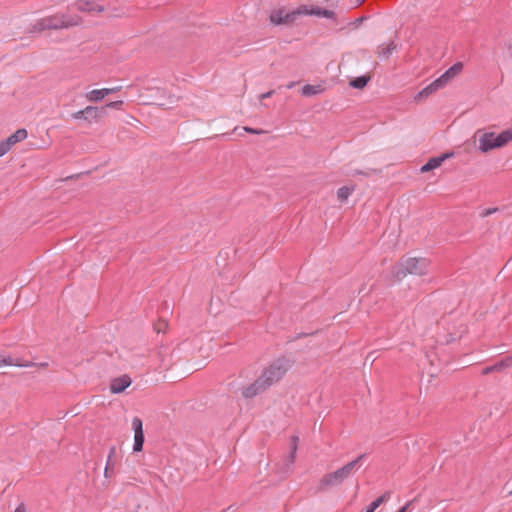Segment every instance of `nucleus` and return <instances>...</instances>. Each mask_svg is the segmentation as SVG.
<instances>
[{"instance_id":"f257e3e1","label":"nucleus","mask_w":512,"mask_h":512,"mask_svg":"<svg viewBox=\"0 0 512 512\" xmlns=\"http://www.w3.org/2000/svg\"><path fill=\"white\" fill-rule=\"evenodd\" d=\"M429 260L424 257L403 256L400 261L392 266L391 276L395 281H401L406 275H424L427 273Z\"/></svg>"},{"instance_id":"f03ea898","label":"nucleus","mask_w":512,"mask_h":512,"mask_svg":"<svg viewBox=\"0 0 512 512\" xmlns=\"http://www.w3.org/2000/svg\"><path fill=\"white\" fill-rule=\"evenodd\" d=\"M473 139L478 140V150L481 153H488L494 149L502 148L512 141V128L506 129L499 134L478 129L474 133Z\"/></svg>"},{"instance_id":"7ed1b4c3","label":"nucleus","mask_w":512,"mask_h":512,"mask_svg":"<svg viewBox=\"0 0 512 512\" xmlns=\"http://www.w3.org/2000/svg\"><path fill=\"white\" fill-rule=\"evenodd\" d=\"M290 361L284 357L274 360L260 375L270 387L278 382L289 370Z\"/></svg>"},{"instance_id":"20e7f679","label":"nucleus","mask_w":512,"mask_h":512,"mask_svg":"<svg viewBox=\"0 0 512 512\" xmlns=\"http://www.w3.org/2000/svg\"><path fill=\"white\" fill-rule=\"evenodd\" d=\"M49 30H59L77 26L82 22V18L78 15L71 14H55L46 17Z\"/></svg>"},{"instance_id":"39448f33","label":"nucleus","mask_w":512,"mask_h":512,"mask_svg":"<svg viewBox=\"0 0 512 512\" xmlns=\"http://www.w3.org/2000/svg\"><path fill=\"white\" fill-rule=\"evenodd\" d=\"M302 5L297 9L287 12L284 7L279 8L271 12L269 16V20L274 25H291L293 24L297 17L303 15Z\"/></svg>"},{"instance_id":"423d86ee","label":"nucleus","mask_w":512,"mask_h":512,"mask_svg":"<svg viewBox=\"0 0 512 512\" xmlns=\"http://www.w3.org/2000/svg\"><path fill=\"white\" fill-rule=\"evenodd\" d=\"M74 119H81L92 123L97 122L106 116V108L98 106H87L83 110H79L71 115Z\"/></svg>"},{"instance_id":"0eeeda50","label":"nucleus","mask_w":512,"mask_h":512,"mask_svg":"<svg viewBox=\"0 0 512 512\" xmlns=\"http://www.w3.org/2000/svg\"><path fill=\"white\" fill-rule=\"evenodd\" d=\"M27 130L24 128L16 130L6 139L0 142V157L4 156L16 143L27 138Z\"/></svg>"},{"instance_id":"6e6552de","label":"nucleus","mask_w":512,"mask_h":512,"mask_svg":"<svg viewBox=\"0 0 512 512\" xmlns=\"http://www.w3.org/2000/svg\"><path fill=\"white\" fill-rule=\"evenodd\" d=\"M298 441H299L298 436L293 435L291 437V440H290V452L288 453V455H286L283 463L281 464V466L279 468L280 473L288 474L289 472L292 471V468H293V465H294V462H295V458H296V452H297V448H298Z\"/></svg>"},{"instance_id":"1a4fd4ad","label":"nucleus","mask_w":512,"mask_h":512,"mask_svg":"<svg viewBox=\"0 0 512 512\" xmlns=\"http://www.w3.org/2000/svg\"><path fill=\"white\" fill-rule=\"evenodd\" d=\"M267 388H269L268 384L259 376L253 383L242 389V396L245 399H251L264 392Z\"/></svg>"},{"instance_id":"9d476101","label":"nucleus","mask_w":512,"mask_h":512,"mask_svg":"<svg viewBox=\"0 0 512 512\" xmlns=\"http://www.w3.org/2000/svg\"><path fill=\"white\" fill-rule=\"evenodd\" d=\"M343 482H344V480L340 476L339 472L336 470L334 472L325 474L321 478V480L319 482L318 490L325 491L327 488L339 486Z\"/></svg>"},{"instance_id":"9b49d317","label":"nucleus","mask_w":512,"mask_h":512,"mask_svg":"<svg viewBox=\"0 0 512 512\" xmlns=\"http://www.w3.org/2000/svg\"><path fill=\"white\" fill-rule=\"evenodd\" d=\"M132 383L129 375L124 374L119 377L113 378L110 382V392L112 394H120L126 390Z\"/></svg>"},{"instance_id":"f8f14e48","label":"nucleus","mask_w":512,"mask_h":512,"mask_svg":"<svg viewBox=\"0 0 512 512\" xmlns=\"http://www.w3.org/2000/svg\"><path fill=\"white\" fill-rule=\"evenodd\" d=\"M302 8H303V11H302L303 15L317 16V17H323V18H328V19H334L336 16L334 11L326 9V8H322L319 6L309 7L307 5H302Z\"/></svg>"},{"instance_id":"ddd939ff","label":"nucleus","mask_w":512,"mask_h":512,"mask_svg":"<svg viewBox=\"0 0 512 512\" xmlns=\"http://www.w3.org/2000/svg\"><path fill=\"white\" fill-rule=\"evenodd\" d=\"M463 69L462 62H456L448 68L440 77L437 78L440 85L443 87L447 85L453 78H455Z\"/></svg>"},{"instance_id":"4468645a","label":"nucleus","mask_w":512,"mask_h":512,"mask_svg":"<svg viewBox=\"0 0 512 512\" xmlns=\"http://www.w3.org/2000/svg\"><path fill=\"white\" fill-rule=\"evenodd\" d=\"M441 88H443V86L440 85V83L437 79H435L432 83L427 85L425 88H423L416 94L415 100L422 101Z\"/></svg>"},{"instance_id":"2eb2a0df","label":"nucleus","mask_w":512,"mask_h":512,"mask_svg":"<svg viewBox=\"0 0 512 512\" xmlns=\"http://www.w3.org/2000/svg\"><path fill=\"white\" fill-rule=\"evenodd\" d=\"M77 10L80 12H98L101 13L105 10L104 6L95 4L89 0H79L77 3Z\"/></svg>"},{"instance_id":"dca6fc26","label":"nucleus","mask_w":512,"mask_h":512,"mask_svg":"<svg viewBox=\"0 0 512 512\" xmlns=\"http://www.w3.org/2000/svg\"><path fill=\"white\" fill-rule=\"evenodd\" d=\"M4 365L18 366V367H29V366H35L36 364L33 362L22 363V362H19L18 359L15 360L10 356L6 357V356L0 355V367H2Z\"/></svg>"},{"instance_id":"f3484780","label":"nucleus","mask_w":512,"mask_h":512,"mask_svg":"<svg viewBox=\"0 0 512 512\" xmlns=\"http://www.w3.org/2000/svg\"><path fill=\"white\" fill-rule=\"evenodd\" d=\"M366 458V454H360L354 460L348 462L343 466L350 475L354 474L362 465L363 460Z\"/></svg>"},{"instance_id":"a211bd4d","label":"nucleus","mask_w":512,"mask_h":512,"mask_svg":"<svg viewBox=\"0 0 512 512\" xmlns=\"http://www.w3.org/2000/svg\"><path fill=\"white\" fill-rule=\"evenodd\" d=\"M324 88L321 85L306 84L301 89V94L304 97H311L323 93Z\"/></svg>"},{"instance_id":"6ab92c4d","label":"nucleus","mask_w":512,"mask_h":512,"mask_svg":"<svg viewBox=\"0 0 512 512\" xmlns=\"http://www.w3.org/2000/svg\"><path fill=\"white\" fill-rule=\"evenodd\" d=\"M371 80L370 75H361L350 80L349 85L355 89H363Z\"/></svg>"},{"instance_id":"aec40b11","label":"nucleus","mask_w":512,"mask_h":512,"mask_svg":"<svg viewBox=\"0 0 512 512\" xmlns=\"http://www.w3.org/2000/svg\"><path fill=\"white\" fill-rule=\"evenodd\" d=\"M45 30H49V27L47 26V20L46 17L37 20L33 25H31L27 30L26 33L32 34V33H41Z\"/></svg>"},{"instance_id":"412c9836","label":"nucleus","mask_w":512,"mask_h":512,"mask_svg":"<svg viewBox=\"0 0 512 512\" xmlns=\"http://www.w3.org/2000/svg\"><path fill=\"white\" fill-rule=\"evenodd\" d=\"M442 164L440 162V160L438 159V157H431L421 168H420V171L421 173H426V172H429V171H432L438 167H440Z\"/></svg>"},{"instance_id":"4be33fe9","label":"nucleus","mask_w":512,"mask_h":512,"mask_svg":"<svg viewBox=\"0 0 512 512\" xmlns=\"http://www.w3.org/2000/svg\"><path fill=\"white\" fill-rule=\"evenodd\" d=\"M354 191V186H342L337 190V197L340 202H344Z\"/></svg>"},{"instance_id":"5701e85b","label":"nucleus","mask_w":512,"mask_h":512,"mask_svg":"<svg viewBox=\"0 0 512 512\" xmlns=\"http://www.w3.org/2000/svg\"><path fill=\"white\" fill-rule=\"evenodd\" d=\"M107 96V92L102 89L99 90H92L89 93H87L86 97L91 102H98L104 99V97Z\"/></svg>"},{"instance_id":"b1692460","label":"nucleus","mask_w":512,"mask_h":512,"mask_svg":"<svg viewBox=\"0 0 512 512\" xmlns=\"http://www.w3.org/2000/svg\"><path fill=\"white\" fill-rule=\"evenodd\" d=\"M397 48L394 41H391L386 47L381 48L378 51V56L382 58H389L392 52Z\"/></svg>"},{"instance_id":"393cba45","label":"nucleus","mask_w":512,"mask_h":512,"mask_svg":"<svg viewBox=\"0 0 512 512\" xmlns=\"http://www.w3.org/2000/svg\"><path fill=\"white\" fill-rule=\"evenodd\" d=\"M145 441L144 433L134 434L133 452H140L143 450V444Z\"/></svg>"},{"instance_id":"a878e982","label":"nucleus","mask_w":512,"mask_h":512,"mask_svg":"<svg viewBox=\"0 0 512 512\" xmlns=\"http://www.w3.org/2000/svg\"><path fill=\"white\" fill-rule=\"evenodd\" d=\"M390 496H391V492L386 491L381 496H379L378 498H376L374 501L371 502L372 507L378 508L382 503L387 501L390 498Z\"/></svg>"},{"instance_id":"bb28decb","label":"nucleus","mask_w":512,"mask_h":512,"mask_svg":"<svg viewBox=\"0 0 512 512\" xmlns=\"http://www.w3.org/2000/svg\"><path fill=\"white\" fill-rule=\"evenodd\" d=\"M132 428L134 430V433H144L143 432V422L140 418L134 417L132 420Z\"/></svg>"},{"instance_id":"cd10ccee","label":"nucleus","mask_w":512,"mask_h":512,"mask_svg":"<svg viewBox=\"0 0 512 512\" xmlns=\"http://www.w3.org/2000/svg\"><path fill=\"white\" fill-rule=\"evenodd\" d=\"M114 465H115V460L107 459V463H106L105 470H104V475L106 478H109L112 476Z\"/></svg>"},{"instance_id":"c85d7f7f","label":"nucleus","mask_w":512,"mask_h":512,"mask_svg":"<svg viewBox=\"0 0 512 512\" xmlns=\"http://www.w3.org/2000/svg\"><path fill=\"white\" fill-rule=\"evenodd\" d=\"M122 105H123V101L122 100H117V101L109 102L106 105H104L103 107H105L106 111H107L109 108L121 109Z\"/></svg>"},{"instance_id":"c756f323","label":"nucleus","mask_w":512,"mask_h":512,"mask_svg":"<svg viewBox=\"0 0 512 512\" xmlns=\"http://www.w3.org/2000/svg\"><path fill=\"white\" fill-rule=\"evenodd\" d=\"M167 328V322L165 320H160L158 323L154 324V329L157 333L164 332Z\"/></svg>"},{"instance_id":"7c9ffc66","label":"nucleus","mask_w":512,"mask_h":512,"mask_svg":"<svg viewBox=\"0 0 512 512\" xmlns=\"http://www.w3.org/2000/svg\"><path fill=\"white\" fill-rule=\"evenodd\" d=\"M242 129H243V131H245L247 133L256 134V135L265 133V131L262 129L252 128V127H248V126H245Z\"/></svg>"},{"instance_id":"2f4dec72","label":"nucleus","mask_w":512,"mask_h":512,"mask_svg":"<svg viewBox=\"0 0 512 512\" xmlns=\"http://www.w3.org/2000/svg\"><path fill=\"white\" fill-rule=\"evenodd\" d=\"M454 156V152L453 151H446L442 154H440L438 157V159L440 160L441 164L447 160V159H450Z\"/></svg>"},{"instance_id":"473e14b6","label":"nucleus","mask_w":512,"mask_h":512,"mask_svg":"<svg viewBox=\"0 0 512 512\" xmlns=\"http://www.w3.org/2000/svg\"><path fill=\"white\" fill-rule=\"evenodd\" d=\"M493 369H494V372H500V371H503L505 370V366H504V362L502 359H500L499 361H497L495 364H493Z\"/></svg>"},{"instance_id":"72a5a7b5","label":"nucleus","mask_w":512,"mask_h":512,"mask_svg":"<svg viewBox=\"0 0 512 512\" xmlns=\"http://www.w3.org/2000/svg\"><path fill=\"white\" fill-rule=\"evenodd\" d=\"M502 360L506 369L512 367V352L503 357Z\"/></svg>"},{"instance_id":"f704fd0d","label":"nucleus","mask_w":512,"mask_h":512,"mask_svg":"<svg viewBox=\"0 0 512 512\" xmlns=\"http://www.w3.org/2000/svg\"><path fill=\"white\" fill-rule=\"evenodd\" d=\"M337 471L339 472L340 476L344 481L351 476L350 473H348V471L345 468H343V466L337 469Z\"/></svg>"},{"instance_id":"c9c22d12","label":"nucleus","mask_w":512,"mask_h":512,"mask_svg":"<svg viewBox=\"0 0 512 512\" xmlns=\"http://www.w3.org/2000/svg\"><path fill=\"white\" fill-rule=\"evenodd\" d=\"M497 210H498V208H488V209L484 210V211L481 213V216H482V217L489 216V215H491V214L495 213Z\"/></svg>"},{"instance_id":"e433bc0d","label":"nucleus","mask_w":512,"mask_h":512,"mask_svg":"<svg viewBox=\"0 0 512 512\" xmlns=\"http://www.w3.org/2000/svg\"><path fill=\"white\" fill-rule=\"evenodd\" d=\"M275 93V90H270L268 92H265V93H262L260 96H259V99L260 100H264L266 98H270L272 97V95Z\"/></svg>"},{"instance_id":"4c0bfd02","label":"nucleus","mask_w":512,"mask_h":512,"mask_svg":"<svg viewBox=\"0 0 512 512\" xmlns=\"http://www.w3.org/2000/svg\"><path fill=\"white\" fill-rule=\"evenodd\" d=\"M364 20H366V17L362 16L357 18L355 21L351 22V24L354 25L355 27H358L363 23Z\"/></svg>"},{"instance_id":"58836bf2","label":"nucleus","mask_w":512,"mask_h":512,"mask_svg":"<svg viewBox=\"0 0 512 512\" xmlns=\"http://www.w3.org/2000/svg\"><path fill=\"white\" fill-rule=\"evenodd\" d=\"M413 501L407 502L404 506H402L397 512H407L412 505Z\"/></svg>"},{"instance_id":"ea45409f","label":"nucleus","mask_w":512,"mask_h":512,"mask_svg":"<svg viewBox=\"0 0 512 512\" xmlns=\"http://www.w3.org/2000/svg\"><path fill=\"white\" fill-rule=\"evenodd\" d=\"M492 372H494L493 365H491V366H487V367H485V368L482 370V374H483V375H487V374H490V373H492Z\"/></svg>"},{"instance_id":"a19ab883","label":"nucleus","mask_w":512,"mask_h":512,"mask_svg":"<svg viewBox=\"0 0 512 512\" xmlns=\"http://www.w3.org/2000/svg\"><path fill=\"white\" fill-rule=\"evenodd\" d=\"M115 454H116V448L114 446H112L109 451L108 459L114 460L113 458L115 457Z\"/></svg>"},{"instance_id":"79ce46f5","label":"nucleus","mask_w":512,"mask_h":512,"mask_svg":"<svg viewBox=\"0 0 512 512\" xmlns=\"http://www.w3.org/2000/svg\"><path fill=\"white\" fill-rule=\"evenodd\" d=\"M14 512H26L25 505L23 503L19 504Z\"/></svg>"},{"instance_id":"37998d69","label":"nucleus","mask_w":512,"mask_h":512,"mask_svg":"<svg viewBox=\"0 0 512 512\" xmlns=\"http://www.w3.org/2000/svg\"><path fill=\"white\" fill-rule=\"evenodd\" d=\"M102 90H103V92H104V91H106V92H107V95H109V94H112V93H114L115 91H117V90H118V88H111V89H109V88H104V89H102Z\"/></svg>"},{"instance_id":"c03bdc74","label":"nucleus","mask_w":512,"mask_h":512,"mask_svg":"<svg viewBox=\"0 0 512 512\" xmlns=\"http://www.w3.org/2000/svg\"><path fill=\"white\" fill-rule=\"evenodd\" d=\"M295 85H296V82H290V83L286 86V88H287V89H291V88H292V87H294Z\"/></svg>"},{"instance_id":"a18cd8bd","label":"nucleus","mask_w":512,"mask_h":512,"mask_svg":"<svg viewBox=\"0 0 512 512\" xmlns=\"http://www.w3.org/2000/svg\"><path fill=\"white\" fill-rule=\"evenodd\" d=\"M367 0H356L358 6L363 5Z\"/></svg>"},{"instance_id":"49530a36","label":"nucleus","mask_w":512,"mask_h":512,"mask_svg":"<svg viewBox=\"0 0 512 512\" xmlns=\"http://www.w3.org/2000/svg\"><path fill=\"white\" fill-rule=\"evenodd\" d=\"M507 47H508V49H510V50H511V49H512V43H508V44H507Z\"/></svg>"},{"instance_id":"de8ad7c7","label":"nucleus","mask_w":512,"mask_h":512,"mask_svg":"<svg viewBox=\"0 0 512 512\" xmlns=\"http://www.w3.org/2000/svg\"><path fill=\"white\" fill-rule=\"evenodd\" d=\"M358 174L368 175V173H364L362 171H357Z\"/></svg>"},{"instance_id":"09e8293b","label":"nucleus","mask_w":512,"mask_h":512,"mask_svg":"<svg viewBox=\"0 0 512 512\" xmlns=\"http://www.w3.org/2000/svg\"><path fill=\"white\" fill-rule=\"evenodd\" d=\"M371 356H372V353H369V354L367 355V357H366V360L370 359V358H371Z\"/></svg>"},{"instance_id":"8fccbe9b","label":"nucleus","mask_w":512,"mask_h":512,"mask_svg":"<svg viewBox=\"0 0 512 512\" xmlns=\"http://www.w3.org/2000/svg\"><path fill=\"white\" fill-rule=\"evenodd\" d=\"M40 366H47V363H41Z\"/></svg>"},{"instance_id":"3c124183","label":"nucleus","mask_w":512,"mask_h":512,"mask_svg":"<svg viewBox=\"0 0 512 512\" xmlns=\"http://www.w3.org/2000/svg\"><path fill=\"white\" fill-rule=\"evenodd\" d=\"M363 291H364V288H361V289L359 290V294H360V293H362Z\"/></svg>"},{"instance_id":"603ef678","label":"nucleus","mask_w":512,"mask_h":512,"mask_svg":"<svg viewBox=\"0 0 512 512\" xmlns=\"http://www.w3.org/2000/svg\"><path fill=\"white\" fill-rule=\"evenodd\" d=\"M509 495H512V489L508 492Z\"/></svg>"}]
</instances>
